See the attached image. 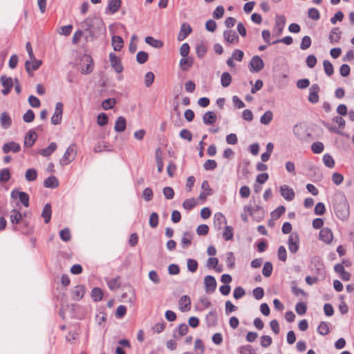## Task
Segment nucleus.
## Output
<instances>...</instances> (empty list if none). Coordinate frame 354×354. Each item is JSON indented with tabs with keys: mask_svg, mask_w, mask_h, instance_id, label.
<instances>
[{
	"mask_svg": "<svg viewBox=\"0 0 354 354\" xmlns=\"http://www.w3.org/2000/svg\"><path fill=\"white\" fill-rule=\"evenodd\" d=\"M330 207L339 219L346 221L348 218L350 214L349 205L344 193L337 192L333 196Z\"/></svg>",
	"mask_w": 354,
	"mask_h": 354,
	"instance_id": "1",
	"label": "nucleus"
},
{
	"mask_svg": "<svg viewBox=\"0 0 354 354\" xmlns=\"http://www.w3.org/2000/svg\"><path fill=\"white\" fill-rule=\"evenodd\" d=\"M243 210L248 212L253 217V219L257 222L261 221L264 216V210L259 205H257L255 207H252L251 205H245L243 207Z\"/></svg>",
	"mask_w": 354,
	"mask_h": 354,
	"instance_id": "2",
	"label": "nucleus"
},
{
	"mask_svg": "<svg viewBox=\"0 0 354 354\" xmlns=\"http://www.w3.org/2000/svg\"><path fill=\"white\" fill-rule=\"evenodd\" d=\"M76 156L75 144L70 145L66 150L64 156L60 160V163L62 165H68L72 162Z\"/></svg>",
	"mask_w": 354,
	"mask_h": 354,
	"instance_id": "3",
	"label": "nucleus"
},
{
	"mask_svg": "<svg viewBox=\"0 0 354 354\" xmlns=\"http://www.w3.org/2000/svg\"><path fill=\"white\" fill-rule=\"evenodd\" d=\"M84 64L82 66L81 73L84 75L90 74L93 71L94 63L91 56L84 55L82 57Z\"/></svg>",
	"mask_w": 354,
	"mask_h": 354,
	"instance_id": "4",
	"label": "nucleus"
},
{
	"mask_svg": "<svg viewBox=\"0 0 354 354\" xmlns=\"http://www.w3.org/2000/svg\"><path fill=\"white\" fill-rule=\"evenodd\" d=\"M42 64V61L37 59H30L25 62V68L30 77L33 76V71H37Z\"/></svg>",
	"mask_w": 354,
	"mask_h": 354,
	"instance_id": "5",
	"label": "nucleus"
},
{
	"mask_svg": "<svg viewBox=\"0 0 354 354\" xmlns=\"http://www.w3.org/2000/svg\"><path fill=\"white\" fill-rule=\"evenodd\" d=\"M264 67V62L263 59L258 55H254L252 57L249 63L250 71L252 73H258L261 71Z\"/></svg>",
	"mask_w": 354,
	"mask_h": 354,
	"instance_id": "6",
	"label": "nucleus"
},
{
	"mask_svg": "<svg viewBox=\"0 0 354 354\" xmlns=\"http://www.w3.org/2000/svg\"><path fill=\"white\" fill-rule=\"evenodd\" d=\"M102 29H105L102 19L97 17H91L90 36L94 37L96 32Z\"/></svg>",
	"mask_w": 354,
	"mask_h": 354,
	"instance_id": "7",
	"label": "nucleus"
},
{
	"mask_svg": "<svg viewBox=\"0 0 354 354\" xmlns=\"http://www.w3.org/2000/svg\"><path fill=\"white\" fill-rule=\"evenodd\" d=\"M288 245L290 252L295 254L299 248V238L296 232L291 233L288 236Z\"/></svg>",
	"mask_w": 354,
	"mask_h": 354,
	"instance_id": "8",
	"label": "nucleus"
},
{
	"mask_svg": "<svg viewBox=\"0 0 354 354\" xmlns=\"http://www.w3.org/2000/svg\"><path fill=\"white\" fill-rule=\"evenodd\" d=\"M0 82L3 87L1 93L3 95H8L12 88L13 87V80L10 77H7L6 75H3L0 77Z\"/></svg>",
	"mask_w": 354,
	"mask_h": 354,
	"instance_id": "9",
	"label": "nucleus"
},
{
	"mask_svg": "<svg viewBox=\"0 0 354 354\" xmlns=\"http://www.w3.org/2000/svg\"><path fill=\"white\" fill-rule=\"evenodd\" d=\"M21 225H14L12 226V230L15 232H20L23 234L28 235L32 233L33 227L30 225V223L23 219L21 223Z\"/></svg>",
	"mask_w": 354,
	"mask_h": 354,
	"instance_id": "10",
	"label": "nucleus"
},
{
	"mask_svg": "<svg viewBox=\"0 0 354 354\" xmlns=\"http://www.w3.org/2000/svg\"><path fill=\"white\" fill-rule=\"evenodd\" d=\"M10 196L12 198H19L20 202L24 207H28L29 206L30 198L29 195L26 192H21L18 189H13Z\"/></svg>",
	"mask_w": 354,
	"mask_h": 354,
	"instance_id": "11",
	"label": "nucleus"
},
{
	"mask_svg": "<svg viewBox=\"0 0 354 354\" xmlns=\"http://www.w3.org/2000/svg\"><path fill=\"white\" fill-rule=\"evenodd\" d=\"M293 133L297 139L300 140H306L310 136V133L307 132L306 129L301 124H295L293 127Z\"/></svg>",
	"mask_w": 354,
	"mask_h": 354,
	"instance_id": "12",
	"label": "nucleus"
},
{
	"mask_svg": "<svg viewBox=\"0 0 354 354\" xmlns=\"http://www.w3.org/2000/svg\"><path fill=\"white\" fill-rule=\"evenodd\" d=\"M204 284L205 292L207 293H212L216 288V281L214 277L212 275H207L204 278Z\"/></svg>",
	"mask_w": 354,
	"mask_h": 354,
	"instance_id": "13",
	"label": "nucleus"
},
{
	"mask_svg": "<svg viewBox=\"0 0 354 354\" xmlns=\"http://www.w3.org/2000/svg\"><path fill=\"white\" fill-rule=\"evenodd\" d=\"M109 57L111 66L118 73H121L123 71V66L120 59L114 53H110Z\"/></svg>",
	"mask_w": 354,
	"mask_h": 354,
	"instance_id": "14",
	"label": "nucleus"
},
{
	"mask_svg": "<svg viewBox=\"0 0 354 354\" xmlns=\"http://www.w3.org/2000/svg\"><path fill=\"white\" fill-rule=\"evenodd\" d=\"M320 88L317 84H313L309 88L308 101L313 104H315L319 101V92Z\"/></svg>",
	"mask_w": 354,
	"mask_h": 354,
	"instance_id": "15",
	"label": "nucleus"
},
{
	"mask_svg": "<svg viewBox=\"0 0 354 354\" xmlns=\"http://www.w3.org/2000/svg\"><path fill=\"white\" fill-rule=\"evenodd\" d=\"M20 150V145L14 141L6 142L2 146V151L4 153H8L10 152L18 153Z\"/></svg>",
	"mask_w": 354,
	"mask_h": 354,
	"instance_id": "16",
	"label": "nucleus"
},
{
	"mask_svg": "<svg viewBox=\"0 0 354 354\" xmlns=\"http://www.w3.org/2000/svg\"><path fill=\"white\" fill-rule=\"evenodd\" d=\"M224 39L230 44H238L239 37L233 30H226L223 32Z\"/></svg>",
	"mask_w": 354,
	"mask_h": 354,
	"instance_id": "17",
	"label": "nucleus"
},
{
	"mask_svg": "<svg viewBox=\"0 0 354 354\" xmlns=\"http://www.w3.org/2000/svg\"><path fill=\"white\" fill-rule=\"evenodd\" d=\"M281 195L288 201H291L295 198V192L289 186L284 185L280 187Z\"/></svg>",
	"mask_w": 354,
	"mask_h": 354,
	"instance_id": "18",
	"label": "nucleus"
},
{
	"mask_svg": "<svg viewBox=\"0 0 354 354\" xmlns=\"http://www.w3.org/2000/svg\"><path fill=\"white\" fill-rule=\"evenodd\" d=\"M86 288L83 285L76 286L72 291L71 297L75 301L80 300L84 295Z\"/></svg>",
	"mask_w": 354,
	"mask_h": 354,
	"instance_id": "19",
	"label": "nucleus"
},
{
	"mask_svg": "<svg viewBox=\"0 0 354 354\" xmlns=\"http://www.w3.org/2000/svg\"><path fill=\"white\" fill-rule=\"evenodd\" d=\"M192 28L190 26V25L187 23H183L181 25L180 30L178 35V40H184L190 33H192Z\"/></svg>",
	"mask_w": 354,
	"mask_h": 354,
	"instance_id": "20",
	"label": "nucleus"
},
{
	"mask_svg": "<svg viewBox=\"0 0 354 354\" xmlns=\"http://www.w3.org/2000/svg\"><path fill=\"white\" fill-rule=\"evenodd\" d=\"M37 140V133L32 130H29L25 136L24 146L26 147H31L33 146Z\"/></svg>",
	"mask_w": 354,
	"mask_h": 354,
	"instance_id": "21",
	"label": "nucleus"
},
{
	"mask_svg": "<svg viewBox=\"0 0 354 354\" xmlns=\"http://www.w3.org/2000/svg\"><path fill=\"white\" fill-rule=\"evenodd\" d=\"M286 24V18L283 15L277 16L274 30L276 31V35L279 36L283 32Z\"/></svg>",
	"mask_w": 354,
	"mask_h": 354,
	"instance_id": "22",
	"label": "nucleus"
},
{
	"mask_svg": "<svg viewBox=\"0 0 354 354\" xmlns=\"http://www.w3.org/2000/svg\"><path fill=\"white\" fill-rule=\"evenodd\" d=\"M333 233L328 227H324L321 229L319 232V239L326 243L331 242L333 239Z\"/></svg>",
	"mask_w": 354,
	"mask_h": 354,
	"instance_id": "23",
	"label": "nucleus"
},
{
	"mask_svg": "<svg viewBox=\"0 0 354 354\" xmlns=\"http://www.w3.org/2000/svg\"><path fill=\"white\" fill-rule=\"evenodd\" d=\"M10 219L14 226L21 224L24 218L22 214L19 211L14 209L10 212Z\"/></svg>",
	"mask_w": 354,
	"mask_h": 354,
	"instance_id": "24",
	"label": "nucleus"
},
{
	"mask_svg": "<svg viewBox=\"0 0 354 354\" xmlns=\"http://www.w3.org/2000/svg\"><path fill=\"white\" fill-rule=\"evenodd\" d=\"M341 35H342V31L339 30V28H337V27L333 28L330 32V35H329V37H328L330 42L332 44L338 43L339 41L340 40Z\"/></svg>",
	"mask_w": 354,
	"mask_h": 354,
	"instance_id": "25",
	"label": "nucleus"
},
{
	"mask_svg": "<svg viewBox=\"0 0 354 354\" xmlns=\"http://www.w3.org/2000/svg\"><path fill=\"white\" fill-rule=\"evenodd\" d=\"M180 309L181 311H188L191 308V299L189 296L183 295L179 299Z\"/></svg>",
	"mask_w": 354,
	"mask_h": 354,
	"instance_id": "26",
	"label": "nucleus"
},
{
	"mask_svg": "<svg viewBox=\"0 0 354 354\" xmlns=\"http://www.w3.org/2000/svg\"><path fill=\"white\" fill-rule=\"evenodd\" d=\"M206 323L208 327L215 326L217 324L218 316L216 310H213L206 315Z\"/></svg>",
	"mask_w": 354,
	"mask_h": 354,
	"instance_id": "27",
	"label": "nucleus"
},
{
	"mask_svg": "<svg viewBox=\"0 0 354 354\" xmlns=\"http://www.w3.org/2000/svg\"><path fill=\"white\" fill-rule=\"evenodd\" d=\"M193 58L190 57H183L180 60V67L183 71H188L193 65Z\"/></svg>",
	"mask_w": 354,
	"mask_h": 354,
	"instance_id": "28",
	"label": "nucleus"
},
{
	"mask_svg": "<svg viewBox=\"0 0 354 354\" xmlns=\"http://www.w3.org/2000/svg\"><path fill=\"white\" fill-rule=\"evenodd\" d=\"M216 115L213 111H207L203 116V123L206 125L214 124L216 121Z\"/></svg>",
	"mask_w": 354,
	"mask_h": 354,
	"instance_id": "29",
	"label": "nucleus"
},
{
	"mask_svg": "<svg viewBox=\"0 0 354 354\" xmlns=\"http://www.w3.org/2000/svg\"><path fill=\"white\" fill-rule=\"evenodd\" d=\"M44 186L51 189L57 188L59 186L58 180L55 176H50L44 180Z\"/></svg>",
	"mask_w": 354,
	"mask_h": 354,
	"instance_id": "30",
	"label": "nucleus"
},
{
	"mask_svg": "<svg viewBox=\"0 0 354 354\" xmlns=\"http://www.w3.org/2000/svg\"><path fill=\"white\" fill-rule=\"evenodd\" d=\"M126 119L122 116H120L115 121L114 129L117 132H122L126 129Z\"/></svg>",
	"mask_w": 354,
	"mask_h": 354,
	"instance_id": "31",
	"label": "nucleus"
},
{
	"mask_svg": "<svg viewBox=\"0 0 354 354\" xmlns=\"http://www.w3.org/2000/svg\"><path fill=\"white\" fill-rule=\"evenodd\" d=\"M57 146L55 142H51L48 145V147L40 149L38 153L44 157H48L50 156L57 149Z\"/></svg>",
	"mask_w": 354,
	"mask_h": 354,
	"instance_id": "32",
	"label": "nucleus"
},
{
	"mask_svg": "<svg viewBox=\"0 0 354 354\" xmlns=\"http://www.w3.org/2000/svg\"><path fill=\"white\" fill-rule=\"evenodd\" d=\"M193 236L194 234L189 232H185L183 233V236L181 239L180 243V245L183 248H186L191 245Z\"/></svg>",
	"mask_w": 354,
	"mask_h": 354,
	"instance_id": "33",
	"label": "nucleus"
},
{
	"mask_svg": "<svg viewBox=\"0 0 354 354\" xmlns=\"http://www.w3.org/2000/svg\"><path fill=\"white\" fill-rule=\"evenodd\" d=\"M111 41H112V46L113 47L114 50L120 51L122 48L123 44H124V41L120 36H118V35L113 36L112 39H111Z\"/></svg>",
	"mask_w": 354,
	"mask_h": 354,
	"instance_id": "34",
	"label": "nucleus"
},
{
	"mask_svg": "<svg viewBox=\"0 0 354 354\" xmlns=\"http://www.w3.org/2000/svg\"><path fill=\"white\" fill-rule=\"evenodd\" d=\"M51 205L50 203H46L42 210L41 216L44 219L45 223H48L51 218Z\"/></svg>",
	"mask_w": 354,
	"mask_h": 354,
	"instance_id": "35",
	"label": "nucleus"
},
{
	"mask_svg": "<svg viewBox=\"0 0 354 354\" xmlns=\"http://www.w3.org/2000/svg\"><path fill=\"white\" fill-rule=\"evenodd\" d=\"M145 40L147 44L154 48H160L163 46V42L162 41L156 39L151 36L146 37Z\"/></svg>",
	"mask_w": 354,
	"mask_h": 354,
	"instance_id": "36",
	"label": "nucleus"
},
{
	"mask_svg": "<svg viewBox=\"0 0 354 354\" xmlns=\"http://www.w3.org/2000/svg\"><path fill=\"white\" fill-rule=\"evenodd\" d=\"M91 296L94 301H101L103 297V291L100 288H93L91 290Z\"/></svg>",
	"mask_w": 354,
	"mask_h": 354,
	"instance_id": "37",
	"label": "nucleus"
},
{
	"mask_svg": "<svg viewBox=\"0 0 354 354\" xmlns=\"http://www.w3.org/2000/svg\"><path fill=\"white\" fill-rule=\"evenodd\" d=\"M121 0H111L109 3L107 10H109L111 14L115 13L119 10Z\"/></svg>",
	"mask_w": 354,
	"mask_h": 354,
	"instance_id": "38",
	"label": "nucleus"
},
{
	"mask_svg": "<svg viewBox=\"0 0 354 354\" xmlns=\"http://www.w3.org/2000/svg\"><path fill=\"white\" fill-rule=\"evenodd\" d=\"M113 150V148L111 145H110L108 142H104V145H102L101 144L98 143L94 147L93 151L95 153H100L103 151H112Z\"/></svg>",
	"mask_w": 354,
	"mask_h": 354,
	"instance_id": "39",
	"label": "nucleus"
},
{
	"mask_svg": "<svg viewBox=\"0 0 354 354\" xmlns=\"http://www.w3.org/2000/svg\"><path fill=\"white\" fill-rule=\"evenodd\" d=\"M1 125L3 128L7 129L10 127L12 120L6 112H3L0 118Z\"/></svg>",
	"mask_w": 354,
	"mask_h": 354,
	"instance_id": "40",
	"label": "nucleus"
},
{
	"mask_svg": "<svg viewBox=\"0 0 354 354\" xmlns=\"http://www.w3.org/2000/svg\"><path fill=\"white\" fill-rule=\"evenodd\" d=\"M207 48L205 44L203 42H201L196 44V53L199 58H203L205 55L207 53Z\"/></svg>",
	"mask_w": 354,
	"mask_h": 354,
	"instance_id": "41",
	"label": "nucleus"
},
{
	"mask_svg": "<svg viewBox=\"0 0 354 354\" xmlns=\"http://www.w3.org/2000/svg\"><path fill=\"white\" fill-rule=\"evenodd\" d=\"M232 82V76L228 72H224L221 77V84L223 87H227Z\"/></svg>",
	"mask_w": 354,
	"mask_h": 354,
	"instance_id": "42",
	"label": "nucleus"
},
{
	"mask_svg": "<svg viewBox=\"0 0 354 354\" xmlns=\"http://www.w3.org/2000/svg\"><path fill=\"white\" fill-rule=\"evenodd\" d=\"M26 180L28 182L34 181L37 178V171L35 169L31 168L26 170L25 174Z\"/></svg>",
	"mask_w": 354,
	"mask_h": 354,
	"instance_id": "43",
	"label": "nucleus"
},
{
	"mask_svg": "<svg viewBox=\"0 0 354 354\" xmlns=\"http://www.w3.org/2000/svg\"><path fill=\"white\" fill-rule=\"evenodd\" d=\"M330 324L326 322H322L317 328V332L321 335H326L329 333Z\"/></svg>",
	"mask_w": 354,
	"mask_h": 354,
	"instance_id": "44",
	"label": "nucleus"
},
{
	"mask_svg": "<svg viewBox=\"0 0 354 354\" xmlns=\"http://www.w3.org/2000/svg\"><path fill=\"white\" fill-rule=\"evenodd\" d=\"M273 118V113L271 111H267L260 118V122L263 124H268Z\"/></svg>",
	"mask_w": 354,
	"mask_h": 354,
	"instance_id": "45",
	"label": "nucleus"
},
{
	"mask_svg": "<svg viewBox=\"0 0 354 354\" xmlns=\"http://www.w3.org/2000/svg\"><path fill=\"white\" fill-rule=\"evenodd\" d=\"M116 104L115 98H108L104 100L102 103V106L104 110H109L113 109Z\"/></svg>",
	"mask_w": 354,
	"mask_h": 354,
	"instance_id": "46",
	"label": "nucleus"
},
{
	"mask_svg": "<svg viewBox=\"0 0 354 354\" xmlns=\"http://www.w3.org/2000/svg\"><path fill=\"white\" fill-rule=\"evenodd\" d=\"M324 72L328 76H331L334 73V68L331 62L328 60L323 62Z\"/></svg>",
	"mask_w": 354,
	"mask_h": 354,
	"instance_id": "47",
	"label": "nucleus"
},
{
	"mask_svg": "<svg viewBox=\"0 0 354 354\" xmlns=\"http://www.w3.org/2000/svg\"><path fill=\"white\" fill-rule=\"evenodd\" d=\"M233 227L229 225L225 226L223 233V238L225 241H230L233 239Z\"/></svg>",
	"mask_w": 354,
	"mask_h": 354,
	"instance_id": "48",
	"label": "nucleus"
},
{
	"mask_svg": "<svg viewBox=\"0 0 354 354\" xmlns=\"http://www.w3.org/2000/svg\"><path fill=\"white\" fill-rule=\"evenodd\" d=\"M273 270V266L272 263L270 261H267L264 263L262 274L266 277H269L271 276Z\"/></svg>",
	"mask_w": 354,
	"mask_h": 354,
	"instance_id": "49",
	"label": "nucleus"
},
{
	"mask_svg": "<svg viewBox=\"0 0 354 354\" xmlns=\"http://www.w3.org/2000/svg\"><path fill=\"white\" fill-rule=\"evenodd\" d=\"M323 162L325 166L328 168H333L335 166V160L328 153L324 155Z\"/></svg>",
	"mask_w": 354,
	"mask_h": 354,
	"instance_id": "50",
	"label": "nucleus"
},
{
	"mask_svg": "<svg viewBox=\"0 0 354 354\" xmlns=\"http://www.w3.org/2000/svg\"><path fill=\"white\" fill-rule=\"evenodd\" d=\"M11 177V174L8 168L3 169L0 171V181L1 183L8 182Z\"/></svg>",
	"mask_w": 354,
	"mask_h": 354,
	"instance_id": "51",
	"label": "nucleus"
},
{
	"mask_svg": "<svg viewBox=\"0 0 354 354\" xmlns=\"http://www.w3.org/2000/svg\"><path fill=\"white\" fill-rule=\"evenodd\" d=\"M149 59V55L145 51H139L136 55V61L140 64H143Z\"/></svg>",
	"mask_w": 354,
	"mask_h": 354,
	"instance_id": "52",
	"label": "nucleus"
},
{
	"mask_svg": "<svg viewBox=\"0 0 354 354\" xmlns=\"http://www.w3.org/2000/svg\"><path fill=\"white\" fill-rule=\"evenodd\" d=\"M226 256L225 262L227 266L232 269L234 267L235 265V257L234 253L232 252H227Z\"/></svg>",
	"mask_w": 354,
	"mask_h": 354,
	"instance_id": "53",
	"label": "nucleus"
},
{
	"mask_svg": "<svg viewBox=\"0 0 354 354\" xmlns=\"http://www.w3.org/2000/svg\"><path fill=\"white\" fill-rule=\"evenodd\" d=\"M324 146L321 142H313L311 145V150L314 153L318 154L324 151Z\"/></svg>",
	"mask_w": 354,
	"mask_h": 354,
	"instance_id": "54",
	"label": "nucleus"
},
{
	"mask_svg": "<svg viewBox=\"0 0 354 354\" xmlns=\"http://www.w3.org/2000/svg\"><path fill=\"white\" fill-rule=\"evenodd\" d=\"M198 262L195 259H188L187 261V266L189 271L195 272L198 269Z\"/></svg>",
	"mask_w": 354,
	"mask_h": 354,
	"instance_id": "55",
	"label": "nucleus"
},
{
	"mask_svg": "<svg viewBox=\"0 0 354 354\" xmlns=\"http://www.w3.org/2000/svg\"><path fill=\"white\" fill-rule=\"evenodd\" d=\"M239 351L240 354H256L254 349L250 344L239 347Z\"/></svg>",
	"mask_w": 354,
	"mask_h": 354,
	"instance_id": "56",
	"label": "nucleus"
},
{
	"mask_svg": "<svg viewBox=\"0 0 354 354\" xmlns=\"http://www.w3.org/2000/svg\"><path fill=\"white\" fill-rule=\"evenodd\" d=\"M109 118L105 113H101L97 115V123L100 127H104L108 123Z\"/></svg>",
	"mask_w": 354,
	"mask_h": 354,
	"instance_id": "57",
	"label": "nucleus"
},
{
	"mask_svg": "<svg viewBox=\"0 0 354 354\" xmlns=\"http://www.w3.org/2000/svg\"><path fill=\"white\" fill-rule=\"evenodd\" d=\"M59 236L62 241H64L65 242L69 241L71 239V232H70L69 229L66 227V228L62 230L59 232Z\"/></svg>",
	"mask_w": 354,
	"mask_h": 354,
	"instance_id": "58",
	"label": "nucleus"
},
{
	"mask_svg": "<svg viewBox=\"0 0 354 354\" xmlns=\"http://www.w3.org/2000/svg\"><path fill=\"white\" fill-rule=\"evenodd\" d=\"M312 41L310 37L308 35H306L301 39V42L300 44V48L301 50H306L307 48L310 47Z\"/></svg>",
	"mask_w": 354,
	"mask_h": 354,
	"instance_id": "59",
	"label": "nucleus"
},
{
	"mask_svg": "<svg viewBox=\"0 0 354 354\" xmlns=\"http://www.w3.org/2000/svg\"><path fill=\"white\" fill-rule=\"evenodd\" d=\"M285 211L286 208L284 206H279L271 213L272 218L275 220L278 219L285 212Z\"/></svg>",
	"mask_w": 354,
	"mask_h": 354,
	"instance_id": "60",
	"label": "nucleus"
},
{
	"mask_svg": "<svg viewBox=\"0 0 354 354\" xmlns=\"http://www.w3.org/2000/svg\"><path fill=\"white\" fill-rule=\"evenodd\" d=\"M295 310L299 315H304L307 310V306L304 302H299L295 306Z\"/></svg>",
	"mask_w": 354,
	"mask_h": 354,
	"instance_id": "61",
	"label": "nucleus"
},
{
	"mask_svg": "<svg viewBox=\"0 0 354 354\" xmlns=\"http://www.w3.org/2000/svg\"><path fill=\"white\" fill-rule=\"evenodd\" d=\"M158 221H159L158 214L156 212L151 213L150 215L149 221V225L152 228L156 227L158 225Z\"/></svg>",
	"mask_w": 354,
	"mask_h": 354,
	"instance_id": "62",
	"label": "nucleus"
},
{
	"mask_svg": "<svg viewBox=\"0 0 354 354\" xmlns=\"http://www.w3.org/2000/svg\"><path fill=\"white\" fill-rule=\"evenodd\" d=\"M277 257H278V259L280 261H281L285 262L286 261V259H287V252H286V248H285V247L283 245H281L278 248Z\"/></svg>",
	"mask_w": 354,
	"mask_h": 354,
	"instance_id": "63",
	"label": "nucleus"
},
{
	"mask_svg": "<svg viewBox=\"0 0 354 354\" xmlns=\"http://www.w3.org/2000/svg\"><path fill=\"white\" fill-rule=\"evenodd\" d=\"M217 167V163L214 160H207L203 165V167L206 171H212Z\"/></svg>",
	"mask_w": 354,
	"mask_h": 354,
	"instance_id": "64",
	"label": "nucleus"
}]
</instances>
